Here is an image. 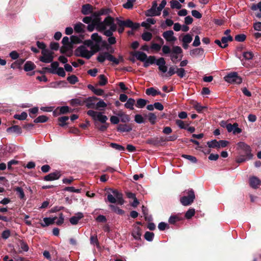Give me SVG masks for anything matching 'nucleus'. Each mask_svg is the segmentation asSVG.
Returning <instances> with one entry per match:
<instances>
[{
  "label": "nucleus",
  "mask_w": 261,
  "mask_h": 261,
  "mask_svg": "<svg viewBox=\"0 0 261 261\" xmlns=\"http://www.w3.org/2000/svg\"><path fill=\"white\" fill-rule=\"evenodd\" d=\"M115 20L119 27L117 31L120 34L124 32L125 27L131 28L133 30H136L140 27L139 23L134 22L129 19H127L126 20H121L118 17H117Z\"/></svg>",
  "instance_id": "f257e3e1"
},
{
  "label": "nucleus",
  "mask_w": 261,
  "mask_h": 261,
  "mask_svg": "<svg viewBox=\"0 0 261 261\" xmlns=\"http://www.w3.org/2000/svg\"><path fill=\"white\" fill-rule=\"evenodd\" d=\"M96 59L100 63H102L106 60H108L112 62L113 65H118L120 61L123 62L124 60L122 56H119V59H117L108 51L100 53Z\"/></svg>",
  "instance_id": "f03ea898"
},
{
  "label": "nucleus",
  "mask_w": 261,
  "mask_h": 261,
  "mask_svg": "<svg viewBox=\"0 0 261 261\" xmlns=\"http://www.w3.org/2000/svg\"><path fill=\"white\" fill-rule=\"evenodd\" d=\"M110 191L113 195L109 194L107 196L108 200L111 203H116L122 205L124 203V200L123 198V194L116 189H110Z\"/></svg>",
  "instance_id": "7ed1b4c3"
},
{
  "label": "nucleus",
  "mask_w": 261,
  "mask_h": 261,
  "mask_svg": "<svg viewBox=\"0 0 261 261\" xmlns=\"http://www.w3.org/2000/svg\"><path fill=\"white\" fill-rule=\"evenodd\" d=\"M237 147L238 149H240L241 151L239 152V154L246 155V157L248 160H251L253 158V154L251 153L252 150L250 146L244 142H240L237 144Z\"/></svg>",
  "instance_id": "20e7f679"
},
{
  "label": "nucleus",
  "mask_w": 261,
  "mask_h": 261,
  "mask_svg": "<svg viewBox=\"0 0 261 261\" xmlns=\"http://www.w3.org/2000/svg\"><path fill=\"white\" fill-rule=\"evenodd\" d=\"M186 193L188 194L187 196H182L180 199L181 203L184 206L191 204L195 198L194 191L192 189H189Z\"/></svg>",
  "instance_id": "39448f33"
},
{
  "label": "nucleus",
  "mask_w": 261,
  "mask_h": 261,
  "mask_svg": "<svg viewBox=\"0 0 261 261\" xmlns=\"http://www.w3.org/2000/svg\"><path fill=\"white\" fill-rule=\"evenodd\" d=\"M182 53V49L179 46H173L172 48V53L170 55V59L173 63L176 64L178 61L181 60L182 56L179 55Z\"/></svg>",
  "instance_id": "423d86ee"
},
{
  "label": "nucleus",
  "mask_w": 261,
  "mask_h": 261,
  "mask_svg": "<svg viewBox=\"0 0 261 261\" xmlns=\"http://www.w3.org/2000/svg\"><path fill=\"white\" fill-rule=\"evenodd\" d=\"M87 114L91 116L94 121L98 120L102 123H106L108 117L106 115H102L101 112L90 110L87 111Z\"/></svg>",
  "instance_id": "0eeeda50"
},
{
  "label": "nucleus",
  "mask_w": 261,
  "mask_h": 261,
  "mask_svg": "<svg viewBox=\"0 0 261 261\" xmlns=\"http://www.w3.org/2000/svg\"><path fill=\"white\" fill-rule=\"evenodd\" d=\"M225 81L231 84H239L242 82V79L238 75L237 72L228 73L224 77Z\"/></svg>",
  "instance_id": "6e6552de"
},
{
  "label": "nucleus",
  "mask_w": 261,
  "mask_h": 261,
  "mask_svg": "<svg viewBox=\"0 0 261 261\" xmlns=\"http://www.w3.org/2000/svg\"><path fill=\"white\" fill-rule=\"evenodd\" d=\"M115 19L112 16L108 15L107 16L104 20L102 21V25L99 26V32H102L105 31L107 26H110L111 24H113L114 22Z\"/></svg>",
  "instance_id": "1a4fd4ad"
},
{
  "label": "nucleus",
  "mask_w": 261,
  "mask_h": 261,
  "mask_svg": "<svg viewBox=\"0 0 261 261\" xmlns=\"http://www.w3.org/2000/svg\"><path fill=\"white\" fill-rule=\"evenodd\" d=\"M98 99L97 97L94 96L84 98V105L86 104V106L88 109H94L95 101Z\"/></svg>",
  "instance_id": "9d476101"
},
{
  "label": "nucleus",
  "mask_w": 261,
  "mask_h": 261,
  "mask_svg": "<svg viewBox=\"0 0 261 261\" xmlns=\"http://www.w3.org/2000/svg\"><path fill=\"white\" fill-rule=\"evenodd\" d=\"M166 141V140L163 137H154L152 138H149L146 140V143L154 146H159L162 143Z\"/></svg>",
  "instance_id": "9b49d317"
},
{
  "label": "nucleus",
  "mask_w": 261,
  "mask_h": 261,
  "mask_svg": "<svg viewBox=\"0 0 261 261\" xmlns=\"http://www.w3.org/2000/svg\"><path fill=\"white\" fill-rule=\"evenodd\" d=\"M249 185L252 188L257 189L261 185V180L256 176H251L249 178Z\"/></svg>",
  "instance_id": "f8f14e48"
},
{
  "label": "nucleus",
  "mask_w": 261,
  "mask_h": 261,
  "mask_svg": "<svg viewBox=\"0 0 261 261\" xmlns=\"http://www.w3.org/2000/svg\"><path fill=\"white\" fill-rule=\"evenodd\" d=\"M61 176V174L60 172L59 171H56L54 172L50 173L44 176L43 179L45 181H52L59 179Z\"/></svg>",
  "instance_id": "ddd939ff"
},
{
  "label": "nucleus",
  "mask_w": 261,
  "mask_h": 261,
  "mask_svg": "<svg viewBox=\"0 0 261 261\" xmlns=\"http://www.w3.org/2000/svg\"><path fill=\"white\" fill-rule=\"evenodd\" d=\"M174 32L172 30H169L164 32L162 36L168 42H174L176 40V38L173 36Z\"/></svg>",
  "instance_id": "4468645a"
},
{
  "label": "nucleus",
  "mask_w": 261,
  "mask_h": 261,
  "mask_svg": "<svg viewBox=\"0 0 261 261\" xmlns=\"http://www.w3.org/2000/svg\"><path fill=\"white\" fill-rule=\"evenodd\" d=\"M156 64L159 66V70L163 73L167 71V67L165 65L166 61L164 58L161 57L156 61Z\"/></svg>",
  "instance_id": "2eb2a0df"
},
{
  "label": "nucleus",
  "mask_w": 261,
  "mask_h": 261,
  "mask_svg": "<svg viewBox=\"0 0 261 261\" xmlns=\"http://www.w3.org/2000/svg\"><path fill=\"white\" fill-rule=\"evenodd\" d=\"M93 10V7L89 4H85L82 6L81 12L83 14L85 15H87L90 14L91 15L92 14V13Z\"/></svg>",
  "instance_id": "dca6fc26"
},
{
  "label": "nucleus",
  "mask_w": 261,
  "mask_h": 261,
  "mask_svg": "<svg viewBox=\"0 0 261 261\" xmlns=\"http://www.w3.org/2000/svg\"><path fill=\"white\" fill-rule=\"evenodd\" d=\"M70 104L72 107L83 106L84 105V98L79 97L76 98L72 99L70 101Z\"/></svg>",
  "instance_id": "f3484780"
},
{
  "label": "nucleus",
  "mask_w": 261,
  "mask_h": 261,
  "mask_svg": "<svg viewBox=\"0 0 261 261\" xmlns=\"http://www.w3.org/2000/svg\"><path fill=\"white\" fill-rule=\"evenodd\" d=\"M132 55L136 57L137 60L141 62H144L147 58V55L142 51H137L132 53Z\"/></svg>",
  "instance_id": "a211bd4d"
},
{
  "label": "nucleus",
  "mask_w": 261,
  "mask_h": 261,
  "mask_svg": "<svg viewBox=\"0 0 261 261\" xmlns=\"http://www.w3.org/2000/svg\"><path fill=\"white\" fill-rule=\"evenodd\" d=\"M88 52V49H86L84 45H81L79 46L74 51V55L76 57H81L85 54L86 53Z\"/></svg>",
  "instance_id": "6ab92c4d"
},
{
  "label": "nucleus",
  "mask_w": 261,
  "mask_h": 261,
  "mask_svg": "<svg viewBox=\"0 0 261 261\" xmlns=\"http://www.w3.org/2000/svg\"><path fill=\"white\" fill-rule=\"evenodd\" d=\"M142 229L139 226H135L134 229H133L132 235L134 238V239L136 240H141V236L142 235Z\"/></svg>",
  "instance_id": "aec40b11"
},
{
  "label": "nucleus",
  "mask_w": 261,
  "mask_h": 261,
  "mask_svg": "<svg viewBox=\"0 0 261 261\" xmlns=\"http://www.w3.org/2000/svg\"><path fill=\"white\" fill-rule=\"evenodd\" d=\"M132 130V124H120L117 127V130L120 132H130Z\"/></svg>",
  "instance_id": "412c9836"
},
{
  "label": "nucleus",
  "mask_w": 261,
  "mask_h": 261,
  "mask_svg": "<svg viewBox=\"0 0 261 261\" xmlns=\"http://www.w3.org/2000/svg\"><path fill=\"white\" fill-rule=\"evenodd\" d=\"M96 14H98L97 11L92 13L91 16L92 17V22L97 25V27L99 29V26L102 25L101 18L100 15L95 16Z\"/></svg>",
  "instance_id": "4be33fe9"
},
{
  "label": "nucleus",
  "mask_w": 261,
  "mask_h": 261,
  "mask_svg": "<svg viewBox=\"0 0 261 261\" xmlns=\"http://www.w3.org/2000/svg\"><path fill=\"white\" fill-rule=\"evenodd\" d=\"M84 217V215L82 213H78L76 216L71 217L69 221L72 225H76L78 223L79 220Z\"/></svg>",
  "instance_id": "5701e85b"
},
{
  "label": "nucleus",
  "mask_w": 261,
  "mask_h": 261,
  "mask_svg": "<svg viewBox=\"0 0 261 261\" xmlns=\"http://www.w3.org/2000/svg\"><path fill=\"white\" fill-rule=\"evenodd\" d=\"M7 132L8 133H13L17 134H21L22 133V129L21 127L19 125H15L7 128Z\"/></svg>",
  "instance_id": "b1692460"
},
{
  "label": "nucleus",
  "mask_w": 261,
  "mask_h": 261,
  "mask_svg": "<svg viewBox=\"0 0 261 261\" xmlns=\"http://www.w3.org/2000/svg\"><path fill=\"white\" fill-rule=\"evenodd\" d=\"M54 58V55H42V56L39 57V59L42 62L45 63H49L53 62Z\"/></svg>",
  "instance_id": "393cba45"
},
{
  "label": "nucleus",
  "mask_w": 261,
  "mask_h": 261,
  "mask_svg": "<svg viewBox=\"0 0 261 261\" xmlns=\"http://www.w3.org/2000/svg\"><path fill=\"white\" fill-rule=\"evenodd\" d=\"M57 218L56 217H55L53 218H44L43 219V221L44 222V223H40L41 226L42 227H45L48 226L51 224H53L55 223V221L56 219H57Z\"/></svg>",
  "instance_id": "a878e982"
},
{
  "label": "nucleus",
  "mask_w": 261,
  "mask_h": 261,
  "mask_svg": "<svg viewBox=\"0 0 261 261\" xmlns=\"http://www.w3.org/2000/svg\"><path fill=\"white\" fill-rule=\"evenodd\" d=\"M204 54V49L201 48H196L193 49H192L190 51V55L192 56H202Z\"/></svg>",
  "instance_id": "bb28decb"
},
{
  "label": "nucleus",
  "mask_w": 261,
  "mask_h": 261,
  "mask_svg": "<svg viewBox=\"0 0 261 261\" xmlns=\"http://www.w3.org/2000/svg\"><path fill=\"white\" fill-rule=\"evenodd\" d=\"M85 25L79 22L74 25V29L77 33H83L85 32Z\"/></svg>",
  "instance_id": "cd10ccee"
},
{
  "label": "nucleus",
  "mask_w": 261,
  "mask_h": 261,
  "mask_svg": "<svg viewBox=\"0 0 261 261\" xmlns=\"http://www.w3.org/2000/svg\"><path fill=\"white\" fill-rule=\"evenodd\" d=\"M36 68V65L31 61H27L24 65V70L25 71H30Z\"/></svg>",
  "instance_id": "c85d7f7f"
},
{
  "label": "nucleus",
  "mask_w": 261,
  "mask_h": 261,
  "mask_svg": "<svg viewBox=\"0 0 261 261\" xmlns=\"http://www.w3.org/2000/svg\"><path fill=\"white\" fill-rule=\"evenodd\" d=\"M145 93L148 95H152L155 96L156 95L161 94V93L159 91L156 90L154 88L150 87L146 90Z\"/></svg>",
  "instance_id": "c756f323"
},
{
  "label": "nucleus",
  "mask_w": 261,
  "mask_h": 261,
  "mask_svg": "<svg viewBox=\"0 0 261 261\" xmlns=\"http://www.w3.org/2000/svg\"><path fill=\"white\" fill-rule=\"evenodd\" d=\"M59 110V114H67L70 112V109L68 106H62L61 107H58L54 112V113L55 114L56 113V111L58 110Z\"/></svg>",
  "instance_id": "7c9ffc66"
},
{
  "label": "nucleus",
  "mask_w": 261,
  "mask_h": 261,
  "mask_svg": "<svg viewBox=\"0 0 261 261\" xmlns=\"http://www.w3.org/2000/svg\"><path fill=\"white\" fill-rule=\"evenodd\" d=\"M135 103V100L132 98H129L127 99L126 102L125 103L124 106L126 108L134 110V105Z\"/></svg>",
  "instance_id": "2f4dec72"
},
{
  "label": "nucleus",
  "mask_w": 261,
  "mask_h": 261,
  "mask_svg": "<svg viewBox=\"0 0 261 261\" xmlns=\"http://www.w3.org/2000/svg\"><path fill=\"white\" fill-rule=\"evenodd\" d=\"M190 123H191V122L190 123H185L184 121H183L182 120H181L180 119H177L175 121L176 124L180 128L185 129H187V126H189Z\"/></svg>",
  "instance_id": "473e14b6"
},
{
  "label": "nucleus",
  "mask_w": 261,
  "mask_h": 261,
  "mask_svg": "<svg viewBox=\"0 0 261 261\" xmlns=\"http://www.w3.org/2000/svg\"><path fill=\"white\" fill-rule=\"evenodd\" d=\"M111 12H112V11L110 9L107 8H103L101 9L99 11H97L98 14H96L95 15V16H96V15L97 16H98V15L101 16V15H108Z\"/></svg>",
  "instance_id": "72a5a7b5"
},
{
  "label": "nucleus",
  "mask_w": 261,
  "mask_h": 261,
  "mask_svg": "<svg viewBox=\"0 0 261 261\" xmlns=\"http://www.w3.org/2000/svg\"><path fill=\"white\" fill-rule=\"evenodd\" d=\"M110 207L111 208V210L114 211L116 214L120 215H123L124 214L125 212L124 210L120 208L119 207L114 205H110Z\"/></svg>",
  "instance_id": "f704fd0d"
},
{
  "label": "nucleus",
  "mask_w": 261,
  "mask_h": 261,
  "mask_svg": "<svg viewBox=\"0 0 261 261\" xmlns=\"http://www.w3.org/2000/svg\"><path fill=\"white\" fill-rule=\"evenodd\" d=\"M15 191L16 192L19 198L21 199H25V194L23 189L19 187H16L14 189Z\"/></svg>",
  "instance_id": "c9c22d12"
},
{
  "label": "nucleus",
  "mask_w": 261,
  "mask_h": 261,
  "mask_svg": "<svg viewBox=\"0 0 261 261\" xmlns=\"http://www.w3.org/2000/svg\"><path fill=\"white\" fill-rule=\"evenodd\" d=\"M207 145L209 148H219V141H217L215 139L211 141H208L207 142Z\"/></svg>",
  "instance_id": "e433bc0d"
},
{
  "label": "nucleus",
  "mask_w": 261,
  "mask_h": 261,
  "mask_svg": "<svg viewBox=\"0 0 261 261\" xmlns=\"http://www.w3.org/2000/svg\"><path fill=\"white\" fill-rule=\"evenodd\" d=\"M48 118L47 116L45 115H41L36 118L34 120V122L35 123H43L46 122L48 120Z\"/></svg>",
  "instance_id": "4c0bfd02"
},
{
  "label": "nucleus",
  "mask_w": 261,
  "mask_h": 261,
  "mask_svg": "<svg viewBox=\"0 0 261 261\" xmlns=\"http://www.w3.org/2000/svg\"><path fill=\"white\" fill-rule=\"evenodd\" d=\"M160 15V13H157L156 10H153L151 8L147 10L145 12V15L146 16H159Z\"/></svg>",
  "instance_id": "58836bf2"
},
{
  "label": "nucleus",
  "mask_w": 261,
  "mask_h": 261,
  "mask_svg": "<svg viewBox=\"0 0 261 261\" xmlns=\"http://www.w3.org/2000/svg\"><path fill=\"white\" fill-rule=\"evenodd\" d=\"M69 119V117L68 116H62L58 118V121L60 122L59 125L63 127L65 125H67L68 123L66 122Z\"/></svg>",
  "instance_id": "ea45409f"
},
{
  "label": "nucleus",
  "mask_w": 261,
  "mask_h": 261,
  "mask_svg": "<svg viewBox=\"0 0 261 261\" xmlns=\"http://www.w3.org/2000/svg\"><path fill=\"white\" fill-rule=\"evenodd\" d=\"M181 157L189 160L192 163H196L197 162V160L196 157L187 154H182Z\"/></svg>",
  "instance_id": "a19ab883"
},
{
  "label": "nucleus",
  "mask_w": 261,
  "mask_h": 261,
  "mask_svg": "<svg viewBox=\"0 0 261 261\" xmlns=\"http://www.w3.org/2000/svg\"><path fill=\"white\" fill-rule=\"evenodd\" d=\"M156 118V116L153 113H149L148 114V120L152 125L155 123Z\"/></svg>",
  "instance_id": "79ce46f5"
},
{
  "label": "nucleus",
  "mask_w": 261,
  "mask_h": 261,
  "mask_svg": "<svg viewBox=\"0 0 261 261\" xmlns=\"http://www.w3.org/2000/svg\"><path fill=\"white\" fill-rule=\"evenodd\" d=\"M181 219L177 215H172L169 219V222L170 224H174L176 222L179 221Z\"/></svg>",
  "instance_id": "37998d69"
},
{
  "label": "nucleus",
  "mask_w": 261,
  "mask_h": 261,
  "mask_svg": "<svg viewBox=\"0 0 261 261\" xmlns=\"http://www.w3.org/2000/svg\"><path fill=\"white\" fill-rule=\"evenodd\" d=\"M91 39L97 44H99L102 41V37L99 36L97 33H93L91 35Z\"/></svg>",
  "instance_id": "c03bdc74"
},
{
  "label": "nucleus",
  "mask_w": 261,
  "mask_h": 261,
  "mask_svg": "<svg viewBox=\"0 0 261 261\" xmlns=\"http://www.w3.org/2000/svg\"><path fill=\"white\" fill-rule=\"evenodd\" d=\"M99 85L103 86L108 83V79L104 74H100L99 76Z\"/></svg>",
  "instance_id": "a18cd8bd"
},
{
  "label": "nucleus",
  "mask_w": 261,
  "mask_h": 261,
  "mask_svg": "<svg viewBox=\"0 0 261 261\" xmlns=\"http://www.w3.org/2000/svg\"><path fill=\"white\" fill-rule=\"evenodd\" d=\"M141 37L143 40L149 41L151 39L152 36L151 33L145 32L142 34Z\"/></svg>",
  "instance_id": "49530a36"
},
{
  "label": "nucleus",
  "mask_w": 261,
  "mask_h": 261,
  "mask_svg": "<svg viewBox=\"0 0 261 261\" xmlns=\"http://www.w3.org/2000/svg\"><path fill=\"white\" fill-rule=\"evenodd\" d=\"M68 82L71 84H75L79 81L78 77L75 75H71L67 78Z\"/></svg>",
  "instance_id": "de8ad7c7"
},
{
  "label": "nucleus",
  "mask_w": 261,
  "mask_h": 261,
  "mask_svg": "<svg viewBox=\"0 0 261 261\" xmlns=\"http://www.w3.org/2000/svg\"><path fill=\"white\" fill-rule=\"evenodd\" d=\"M147 100L142 99L139 98L137 101L136 107L140 108H144L146 105Z\"/></svg>",
  "instance_id": "09e8293b"
},
{
  "label": "nucleus",
  "mask_w": 261,
  "mask_h": 261,
  "mask_svg": "<svg viewBox=\"0 0 261 261\" xmlns=\"http://www.w3.org/2000/svg\"><path fill=\"white\" fill-rule=\"evenodd\" d=\"M194 109L197 111L198 113H201L203 110H206L207 107L206 106H202L199 103H196L194 105Z\"/></svg>",
  "instance_id": "8fccbe9b"
},
{
  "label": "nucleus",
  "mask_w": 261,
  "mask_h": 261,
  "mask_svg": "<svg viewBox=\"0 0 261 261\" xmlns=\"http://www.w3.org/2000/svg\"><path fill=\"white\" fill-rule=\"evenodd\" d=\"M195 211L194 208L189 209L185 214V217L187 219H191L193 216H194Z\"/></svg>",
  "instance_id": "3c124183"
},
{
  "label": "nucleus",
  "mask_w": 261,
  "mask_h": 261,
  "mask_svg": "<svg viewBox=\"0 0 261 261\" xmlns=\"http://www.w3.org/2000/svg\"><path fill=\"white\" fill-rule=\"evenodd\" d=\"M28 116V114L26 112H23L21 113V114H15L14 116V118L15 119L20 120H25Z\"/></svg>",
  "instance_id": "603ef678"
},
{
  "label": "nucleus",
  "mask_w": 261,
  "mask_h": 261,
  "mask_svg": "<svg viewBox=\"0 0 261 261\" xmlns=\"http://www.w3.org/2000/svg\"><path fill=\"white\" fill-rule=\"evenodd\" d=\"M171 7L172 9L176 8L177 9H181L182 6L176 0H172L170 2Z\"/></svg>",
  "instance_id": "864d4df0"
},
{
  "label": "nucleus",
  "mask_w": 261,
  "mask_h": 261,
  "mask_svg": "<svg viewBox=\"0 0 261 261\" xmlns=\"http://www.w3.org/2000/svg\"><path fill=\"white\" fill-rule=\"evenodd\" d=\"M53 74H57L59 76L61 77H65L66 75L65 71L62 67H59L57 70H54Z\"/></svg>",
  "instance_id": "5fc2aeb1"
},
{
  "label": "nucleus",
  "mask_w": 261,
  "mask_h": 261,
  "mask_svg": "<svg viewBox=\"0 0 261 261\" xmlns=\"http://www.w3.org/2000/svg\"><path fill=\"white\" fill-rule=\"evenodd\" d=\"M136 0H127V2L123 5V7L125 9H130L133 7V4Z\"/></svg>",
  "instance_id": "6e6d98bb"
},
{
  "label": "nucleus",
  "mask_w": 261,
  "mask_h": 261,
  "mask_svg": "<svg viewBox=\"0 0 261 261\" xmlns=\"http://www.w3.org/2000/svg\"><path fill=\"white\" fill-rule=\"evenodd\" d=\"M110 145L112 148L118 151H124L125 150L124 147L115 143H111Z\"/></svg>",
  "instance_id": "4d7b16f0"
},
{
  "label": "nucleus",
  "mask_w": 261,
  "mask_h": 261,
  "mask_svg": "<svg viewBox=\"0 0 261 261\" xmlns=\"http://www.w3.org/2000/svg\"><path fill=\"white\" fill-rule=\"evenodd\" d=\"M154 234L153 232L150 231H146L144 234V238L148 241H152L154 238Z\"/></svg>",
  "instance_id": "13d9d810"
},
{
  "label": "nucleus",
  "mask_w": 261,
  "mask_h": 261,
  "mask_svg": "<svg viewBox=\"0 0 261 261\" xmlns=\"http://www.w3.org/2000/svg\"><path fill=\"white\" fill-rule=\"evenodd\" d=\"M70 40L71 46L74 44L81 43L82 42L79 37L74 35L70 37Z\"/></svg>",
  "instance_id": "bf43d9fd"
},
{
  "label": "nucleus",
  "mask_w": 261,
  "mask_h": 261,
  "mask_svg": "<svg viewBox=\"0 0 261 261\" xmlns=\"http://www.w3.org/2000/svg\"><path fill=\"white\" fill-rule=\"evenodd\" d=\"M244 58L246 60L252 59L254 57V54L252 51H245L243 54Z\"/></svg>",
  "instance_id": "052dcab7"
},
{
  "label": "nucleus",
  "mask_w": 261,
  "mask_h": 261,
  "mask_svg": "<svg viewBox=\"0 0 261 261\" xmlns=\"http://www.w3.org/2000/svg\"><path fill=\"white\" fill-rule=\"evenodd\" d=\"M193 38L192 36L189 34H187L185 35L182 39V43H190L192 41Z\"/></svg>",
  "instance_id": "680f3d73"
},
{
  "label": "nucleus",
  "mask_w": 261,
  "mask_h": 261,
  "mask_svg": "<svg viewBox=\"0 0 261 261\" xmlns=\"http://www.w3.org/2000/svg\"><path fill=\"white\" fill-rule=\"evenodd\" d=\"M135 121L136 123L139 124L145 123V119L140 114H136L135 116Z\"/></svg>",
  "instance_id": "e2e57ef3"
},
{
  "label": "nucleus",
  "mask_w": 261,
  "mask_h": 261,
  "mask_svg": "<svg viewBox=\"0 0 261 261\" xmlns=\"http://www.w3.org/2000/svg\"><path fill=\"white\" fill-rule=\"evenodd\" d=\"M107 104L102 100H100L95 106V109L100 110V108H106Z\"/></svg>",
  "instance_id": "0e129e2a"
},
{
  "label": "nucleus",
  "mask_w": 261,
  "mask_h": 261,
  "mask_svg": "<svg viewBox=\"0 0 261 261\" xmlns=\"http://www.w3.org/2000/svg\"><path fill=\"white\" fill-rule=\"evenodd\" d=\"M62 44L64 45L63 46H66L69 47L70 49L72 48V46H71V42H69V39L68 37H63L62 41Z\"/></svg>",
  "instance_id": "69168bd1"
},
{
  "label": "nucleus",
  "mask_w": 261,
  "mask_h": 261,
  "mask_svg": "<svg viewBox=\"0 0 261 261\" xmlns=\"http://www.w3.org/2000/svg\"><path fill=\"white\" fill-rule=\"evenodd\" d=\"M176 73L180 78H182L186 74V71L182 68H176Z\"/></svg>",
  "instance_id": "338daca9"
},
{
  "label": "nucleus",
  "mask_w": 261,
  "mask_h": 261,
  "mask_svg": "<svg viewBox=\"0 0 261 261\" xmlns=\"http://www.w3.org/2000/svg\"><path fill=\"white\" fill-rule=\"evenodd\" d=\"M240 155L236 158V161L238 163H242L248 160L245 155L239 154Z\"/></svg>",
  "instance_id": "774afa93"
}]
</instances>
